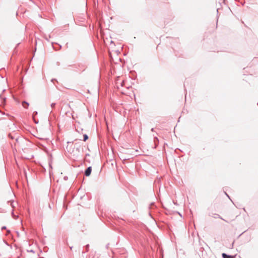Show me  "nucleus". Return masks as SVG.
<instances>
[{
	"instance_id": "obj_1",
	"label": "nucleus",
	"mask_w": 258,
	"mask_h": 258,
	"mask_svg": "<svg viewBox=\"0 0 258 258\" xmlns=\"http://www.w3.org/2000/svg\"><path fill=\"white\" fill-rule=\"evenodd\" d=\"M91 171H92V168H91V167H88V168L86 169V170L85 171V175L86 176H89V175L91 174Z\"/></svg>"
},
{
	"instance_id": "obj_2",
	"label": "nucleus",
	"mask_w": 258,
	"mask_h": 258,
	"mask_svg": "<svg viewBox=\"0 0 258 258\" xmlns=\"http://www.w3.org/2000/svg\"><path fill=\"white\" fill-rule=\"evenodd\" d=\"M222 255L223 258H233L232 256L228 255L225 253H222Z\"/></svg>"
},
{
	"instance_id": "obj_3",
	"label": "nucleus",
	"mask_w": 258,
	"mask_h": 258,
	"mask_svg": "<svg viewBox=\"0 0 258 258\" xmlns=\"http://www.w3.org/2000/svg\"><path fill=\"white\" fill-rule=\"evenodd\" d=\"M22 105L24 107L27 108L29 106V103L26 101H24L22 102Z\"/></svg>"
},
{
	"instance_id": "obj_4",
	"label": "nucleus",
	"mask_w": 258,
	"mask_h": 258,
	"mask_svg": "<svg viewBox=\"0 0 258 258\" xmlns=\"http://www.w3.org/2000/svg\"><path fill=\"white\" fill-rule=\"evenodd\" d=\"M83 138L84 141H86L88 139V137L86 134H85L83 135Z\"/></svg>"
},
{
	"instance_id": "obj_5",
	"label": "nucleus",
	"mask_w": 258,
	"mask_h": 258,
	"mask_svg": "<svg viewBox=\"0 0 258 258\" xmlns=\"http://www.w3.org/2000/svg\"><path fill=\"white\" fill-rule=\"evenodd\" d=\"M37 111H34L33 113V118H34V121L35 122V123H37V122H36L35 121V119L34 118V116L37 115Z\"/></svg>"
},
{
	"instance_id": "obj_6",
	"label": "nucleus",
	"mask_w": 258,
	"mask_h": 258,
	"mask_svg": "<svg viewBox=\"0 0 258 258\" xmlns=\"http://www.w3.org/2000/svg\"><path fill=\"white\" fill-rule=\"evenodd\" d=\"M55 103H51V107L52 108H54V106H55Z\"/></svg>"
},
{
	"instance_id": "obj_7",
	"label": "nucleus",
	"mask_w": 258,
	"mask_h": 258,
	"mask_svg": "<svg viewBox=\"0 0 258 258\" xmlns=\"http://www.w3.org/2000/svg\"><path fill=\"white\" fill-rule=\"evenodd\" d=\"M89 247V244H87V245H86V251H88Z\"/></svg>"
},
{
	"instance_id": "obj_8",
	"label": "nucleus",
	"mask_w": 258,
	"mask_h": 258,
	"mask_svg": "<svg viewBox=\"0 0 258 258\" xmlns=\"http://www.w3.org/2000/svg\"><path fill=\"white\" fill-rule=\"evenodd\" d=\"M9 137L11 138L12 139H14V138L11 135H9Z\"/></svg>"
},
{
	"instance_id": "obj_9",
	"label": "nucleus",
	"mask_w": 258,
	"mask_h": 258,
	"mask_svg": "<svg viewBox=\"0 0 258 258\" xmlns=\"http://www.w3.org/2000/svg\"><path fill=\"white\" fill-rule=\"evenodd\" d=\"M6 229V226H4V227H3L2 228V230H3V229Z\"/></svg>"
},
{
	"instance_id": "obj_10",
	"label": "nucleus",
	"mask_w": 258,
	"mask_h": 258,
	"mask_svg": "<svg viewBox=\"0 0 258 258\" xmlns=\"http://www.w3.org/2000/svg\"><path fill=\"white\" fill-rule=\"evenodd\" d=\"M123 84H124V82L122 81V83H121V86H123Z\"/></svg>"
},
{
	"instance_id": "obj_11",
	"label": "nucleus",
	"mask_w": 258,
	"mask_h": 258,
	"mask_svg": "<svg viewBox=\"0 0 258 258\" xmlns=\"http://www.w3.org/2000/svg\"><path fill=\"white\" fill-rule=\"evenodd\" d=\"M151 131H152V132H153V131H154V128H152L151 129Z\"/></svg>"
},
{
	"instance_id": "obj_12",
	"label": "nucleus",
	"mask_w": 258,
	"mask_h": 258,
	"mask_svg": "<svg viewBox=\"0 0 258 258\" xmlns=\"http://www.w3.org/2000/svg\"><path fill=\"white\" fill-rule=\"evenodd\" d=\"M7 232H8V233H10V230H8V231H7Z\"/></svg>"
},
{
	"instance_id": "obj_13",
	"label": "nucleus",
	"mask_w": 258,
	"mask_h": 258,
	"mask_svg": "<svg viewBox=\"0 0 258 258\" xmlns=\"http://www.w3.org/2000/svg\"><path fill=\"white\" fill-rule=\"evenodd\" d=\"M225 194H226V195L228 197H229V196H228V195H227V194L225 193Z\"/></svg>"
},
{
	"instance_id": "obj_14",
	"label": "nucleus",
	"mask_w": 258,
	"mask_h": 258,
	"mask_svg": "<svg viewBox=\"0 0 258 258\" xmlns=\"http://www.w3.org/2000/svg\"><path fill=\"white\" fill-rule=\"evenodd\" d=\"M18 138H16V141L17 142L18 141Z\"/></svg>"
}]
</instances>
